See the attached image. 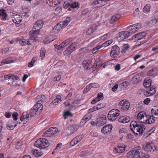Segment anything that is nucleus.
Returning <instances> with one entry per match:
<instances>
[{
	"label": "nucleus",
	"instance_id": "obj_15",
	"mask_svg": "<svg viewBox=\"0 0 158 158\" xmlns=\"http://www.w3.org/2000/svg\"><path fill=\"white\" fill-rule=\"evenodd\" d=\"M129 32L127 31H122L118 33L117 36V38L119 40L122 41L128 38L129 35Z\"/></svg>",
	"mask_w": 158,
	"mask_h": 158
},
{
	"label": "nucleus",
	"instance_id": "obj_33",
	"mask_svg": "<svg viewBox=\"0 0 158 158\" xmlns=\"http://www.w3.org/2000/svg\"><path fill=\"white\" fill-rule=\"evenodd\" d=\"M47 3L50 6L54 7L57 4V2L56 0H47Z\"/></svg>",
	"mask_w": 158,
	"mask_h": 158
},
{
	"label": "nucleus",
	"instance_id": "obj_16",
	"mask_svg": "<svg viewBox=\"0 0 158 158\" xmlns=\"http://www.w3.org/2000/svg\"><path fill=\"white\" fill-rule=\"evenodd\" d=\"M130 103L127 101L123 100L121 101L119 103L118 105L121 106L122 108L125 110H127L130 107Z\"/></svg>",
	"mask_w": 158,
	"mask_h": 158
},
{
	"label": "nucleus",
	"instance_id": "obj_23",
	"mask_svg": "<svg viewBox=\"0 0 158 158\" xmlns=\"http://www.w3.org/2000/svg\"><path fill=\"white\" fill-rule=\"evenodd\" d=\"M146 35V34L144 32H142L137 34L133 36L132 39L136 40H140L144 37Z\"/></svg>",
	"mask_w": 158,
	"mask_h": 158
},
{
	"label": "nucleus",
	"instance_id": "obj_8",
	"mask_svg": "<svg viewBox=\"0 0 158 158\" xmlns=\"http://www.w3.org/2000/svg\"><path fill=\"white\" fill-rule=\"evenodd\" d=\"M78 127V126L76 125H72L67 127L65 130L67 135H69L74 133L77 131Z\"/></svg>",
	"mask_w": 158,
	"mask_h": 158
},
{
	"label": "nucleus",
	"instance_id": "obj_6",
	"mask_svg": "<svg viewBox=\"0 0 158 158\" xmlns=\"http://www.w3.org/2000/svg\"><path fill=\"white\" fill-rule=\"evenodd\" d=\"M120 115V111L117 109H113L110 111L108 114V119L110 121H115Z\"/></svg>",
	"mask_w": 158,
	"mask_h": 158
},
{
	"label": "nucleus",
	"instance_id": "obj_49",
	"mask_svg": "<svg viewBox=\"0 0 158 158\" xmlns=\"http://www.w3.org/2000/svg\"><path fill=\"white\" fill-rule=\"evenodd\" d=\"M46 50L44 48H41L40 50V57L42 60H43L45 57Z\"/></svg>",
	"mask_w": 158,
	"mask_h": 158
},
{
	"label": "nucleus",
	"instance_id": "obj_36",
	"mask_svg": "<svg viewBox=\"0 0 158 158\" xmlns=\"http://www.w3.org/2000/svg\"><path fill=\"white\" fill-rule=\"evenodd\" d=\"M120 18V15L119 14L115 15L113 16L110 20V22L113 23L117 21Z\"/></svg>",
	"mask_w": 158,
	"mask_h": 158
},
{
	"label": "nucleus",
	"instance_id": "obj_4",
	"mask_svg": "<svg viewBox=\"0 0 158 158\" xmlns=\"http://www.w3.org/2000/svg\"><path fill=\"white\" fill-rule=\"evenodd\" d=\"M43 108V106L40 103L35 104L30 110V115L32 117L35 114H39L41 112Z\"/></svg>",
	"mask_w": 158,
	"mask_h": 158
},
{
	"label": "nucleus",
	"instance_id": "obj_43",
	"mask_svg": "<svg viewBox=\"0 0 158 158\" xmlns=\"http://www.w3.org/2000/svg\"><path fill=\"white\" fill-rule=\"evenodd\" d=\"M113 42V40H109L102 44V47H107L111 44Z\"/></svg>",
	"mask_w": 158,
	"mask_h": 158
},
{
	"label": "nucleus",
	"instance_id": "obj_22",
	"mask_svg": "<svg viewBox=\"0 0 158 158\" xmlns=\"http://www.w3.org/2000/svg\"><path fill=\"white\" fill-rule=\"evenodd\" d=\"M106 118L105 116L100 117L98 118V120L96 125L98 126H100L103 125L106 123Z\"/></svg>",
	"mask_w": 158,
	"mask_h": 158
},
{
	"label": "nucleus",
	"instance_id": "obj_40",
	"mask_svg": "<svg viewBox=\"0 0 158 158\" xmlns=\"http://www.w3.org/2000/svg\"><path fill=\"white\" fill-rule=\"evenodd\" d=\"M110 34L109 33H107L99 38L101 40H104L108 39L110 38Z\"/></svg>",
	"mask_w": 158,
	"mask_h": 158
},
{
	"label": "nucleus",
	"instance_id": "obj_18",
	"mask_svg": "<svg viewBox=\"0 0 158 158\" xmlns=\"http://www.w3.org/2000/svg\"><path fill=\"white\" fill-rule=\"evenodd\" d=\"M112 127H113L111 125L108 124L106 125L102 128L101 132L104 134L109 133L111 131Z\"/></svg>",
	"mask_w": 158,
	"mask_h": 158
},
{
	"label": "nucleus",
	"instance_id": "obj_3",
	"mask_svg": "<svg viewBox=\"0 0 158 158\" xmlns=\"http://www.w3.org/2000/svg\"><path fill=\"white\" fill-rule=\"evenodd\" d=\"M70 18L67 17L64 21H62L57 23L53 28V30L55 32L60 31L62 28L66 27L69 23Z\"/></svg>",
	"mask_w": 158,
	"mask_h": 158
},
{
	"label": "nucleus",
	"instance_id": "obj_24",
	"mask_svg": "<svg viewBox=\"0 0 158 158\" xmlns=\"http://www.w3.org/2000/svg\"><path fill=\"white\" fill-rule=\"evenodd\" d=\"M142 80L141 74L138 73L132 77V81L134 84L139 82Z\"/></svg>",
	"mask_w": 158,
	"mask_h": 158
},
{
	"label": "nucleus",
	"instance_id": "obj_5",
	"mask_svg": "<svg viewBox=\"0 0 158 158\" xmlns=\"http://www.w3.org/2000/svg\"><path fill=\"white\" fill-rule=\"evenodd\" d=\"M34 145L40 148H44L48 147L49 145V143L48 140L44 138H42L36 141Z\"/></svg>",
	"mask_w": 158,
	"mask_h": 158
},
{
	"label": "nucleus",
	"instance_id": "obj_46",
	"mask_svg": "<svg viewBox=\"0 0 158 158\" xmlns=\"http://www.w3.org/2000/svg\"><path fill=\"white\" fill-rule=\"evenodd\" d=\"M54 39H52L51 37H47L44 40V42L45 44H48L54 40Z\"/></svg>",
	"mask_w": 158,
	"mask_h": 158
},
{
	"label": "nucleus",
	"instance_id": "obj_63",
	"mask_svg": "<svg viewBox=\"0 0 158 158\" xmlns=\"http://www.w3.org/2000/svg\"><path fill=\"white\" fill-rule=\"evenodd\" d=\"M155 130V128L154 127H152V128L150 129L148 131V135H150L154 132Z\"/></svg>",
	"mask_w": 158,
	"mask_h": 158
},
{
	"label": "nucleus",
	"instance_id": "obj_42",
	"mask_svg": "<svg viewBox=\"0 0 158 158\" xmlns=\"http://www.w3.org/2000/svg\"><path fill=\"white\" fill-rule=\"evenodd\" d=\"M20 43L22 45H30V41L25 39L21 40L19 41Z\"/></svg>",
	"mask_w": 158,
	"mask_h": 158
},
{
	"label": "nucleus",
	"instance_id": "obj_1",
	"mask_svg": "<svg viewBox=\"0 0 158 158\" xmlns=\"http://www.w3.org/2000/svg\"><path fill=\"white\" fill-rule=\"evenodd\" d=\"M141 147L138 146L134 148L127 154L128 158H148L149 155L147 154L140 153Z\"/></svg>",
	"mask_w": 158,
	"mask_h": 158
},
{
	"label": "nucleus",
	"instance_id": "obj_29",
	"mask_svg": "<svg viewBox=\"0 0 158 158\" xmlns=\"http://www.w3.org/2000/svg\"><path fill=\"white\" fill-rule=\"evenodd\" d=\"M130 118L129 117L121 116L118 119V121L122 123H126L128 122L130 120Z\"/></svg>",
	"mask_w": 158,
	"mask_h": 158
},
{
	"label": "nucleus",
	"instance_id": "obj_44",
	"mask_svg": "<svg viewBox=\"0 0 158 158\" xmlns=\"http://www.w3.org/2000/svg\"><path fill=\"white\" fill-rule=\"evenodd\" d=\"M10 77V80H13L12 82H15L16 81H19V78L17 76H15L14 75H11V77Z\"/></svg>",
	"mask_w": 158,
	"mask_h": 158
},
{
	"label": "nucleus",
	"instance_id": "obj_20",
	"mask_svg": "<svg viewBox=\"0 0 158 158\" xmlns=\"http://www.w3.org/2000/svg\"><path fill=\"white\" fill-rule=\"evenodd\" d=\"M39 33L40 31L35 29L31 31L30 32V40H33L36 38Z\"/></svg>",
	"mask_w": 158,
	"mask_h": 158
},
{
	"label": "nucleus",
	"instance_id": "obj_51",
	"mask_svg": "<svg viewBox=\"0 0 158 158\" xmlns=\"http://www.w3.org/2000/svg\"><path fill=\"white\" fill-rule=\"evenodd\" d=\"M70 5L71 4L69 3L68 2H64V6L65 8H68V10H71L70 9Z\"/></svg>",
	"mask_w": 158,
	"mask_h": 158
},
{
	"label": "nucleus",
	"instance_id": "obj_14",
	"mask_svg": "<svg viewBox=\"0 0 158 158\" xmlns=\"http://www.w3.org/2000/svg\"><path fill=\"white\" fill-rule=\"evenodd\" d=\"M147 115L144 111H141L137 114V118L141 122L144 123L146 120H147Z\"/></svg>",
	"mask_w": 158,
	"mask_h": 158
},
{
	"label": "nucleus",
	"instance_id": "obj_27",
	"mask_svg": "<svg viewBox=\"0 0 158 158\" xmlns=\"http://www.w3.org/2000/svg\"><path fill=\"white\" fill-rule=\"evenodd\" d=\"M103 98V94L102 93H99L98 94L97 97L92 101L91 104H94L96 102L102 100Z\"/></svg>",
	"mask_w": 158,
	"mask_h": 158
},
{
	"label": "nucleus",
	"instance_id": "obj_9",
	"mask_svg": "<svg viewBox=\"0 0 158 158\" xmlns=\"http://www.w3.org/2000/svg\"><path fill=\"white\" fill-rule=\"evenodd\" d=\"M141 27V25L139 23H136L128 27L129 30V34L134 33L136 32L138 30L140 29Z\"/></svg>",
	"mask_w": 158,
	"mask_h": 158
},
{
	"label": "nucleus",
	"instance_id": "obj_57",
	"mask_svg": "<svg viewBox=\"0 0 158 158\" xmlns=\"http://www.w3.org/2000/svg\"><path fill=\"white\" fill-rule=\"evenodd\" d=\"M22 145V143L20 142H18L16 143V148L18 149L20 148Z\"/></svg>",
	"mask_w": 158,
	"mask_h": 158
},
{
	"label": "nucleus",
	"instance_id": "obj_10",
	"mask_svg": "<svg viewBox=\"0 0 158 158\" xmlns=\"http://www.w3.org/2000/svg\"><path fill=\"white\" fill-rule=\"evenodd\" d=\"M120 53V49L117 46H114L112 47L110 52V56L113 58L116 57Z\"/></svg>",
	"mask_w": 158,
	"mask_h": 158
},
{
	"label": "nucleus",
	"instance_id": "obj_64",
	"mask_svg": "<svg viewBox=\"0 0 158 158\" xmlns=\"http://www.w3.org/2000/svg\"><path fill=\"white\" fill-rule=\"evenodd\" d=\"M126 130L125 129L122 128L120 129L119 131V134H122L125 133L126 132Z\"/></svg>",
	"mask_w": 158,
	"mask_h": 158
},
{
	"label": "nucleus",
	"instance_id": "obj_39",
	"mask_svg": "<svg viewBox=\"0 0 158 158\" xmlns=\"http://www.w3.org/2000/svg\"><path fill=\"white\" fill-rule=\"evenodd\" d=\"M103 47H102V45H98L96 47L94 48L91 51L93 53H95L98 52V50L101 48Z\"/></svg>",
	"mask_w": 158,
	"mask_h": 158
},
{
	"label": "nucleus",
	"instance_id": "obj_35",
	"mask_svg": "<svg viewBox=\"0 0 158 158\" xmlns=\"http://www.w3.org/2000/svg\"><path fill=\"white\" fill-rule=\"evenodd\" d=\"M32 152L33 154L36 157H39L41 156L43 153L40 151H39L37 150H33Z\"/></svg>",
	"mask_w": 158,
	"mask_h": 158
},
{
	"label": "nucleus",
	"instance_id": "obj_50",
	"mask_svg": "<svg viewBox=\"0 0 158 158\" xmlns=\"http://www.w3.org/2000/svg\"><path fill=\"white\" fill-rule=\"evenodd\" d=\"M72 116L73 115L72 113L69 110H67L64 112V117L65 119H66L67 117L69 116Z\"/></svg>",
	"mask_w": 158,
	"mask_h": 158
},
{
	"label": "nucleus",
	"instance_id": "obj_12",
	"mask_svg": "<svg viewBox=\"0 0 158 158\" xmlns=\"http://www.w3.org/2000/svg\"><path fill=\"white\" fill-rule=\"evenodd\" d=\"M77 46V44L75 43L72 44L63 52V55H68L70 54L73 52Z\"/></svg>",
	"mask_w": 158,
	"mask_h": 158
},
{
	"label": "nucleus",
	"instance_id": "obj_13",
	"mask_svg": "<svg viewBox=\"0 0 158 158\" xmlns=\"http://www.w3.org/2000/svg\"><path fill=\"white\" fill-rule=\"evenodd\" d=\"M57 132L58 130L56 127H51L44 132V135L45 136H50L55 134Z\"/></svg>",
	"mask_w": 158,
	"mask_h": 158
},
{
	"label": "nucleus",
	"instance_id": "obj_31",
	"mask_svg": "<svg viewBox=\"0 0 158 158\" xmlns=\"http://www.w3.org/2000/svg\"><path fill=\"white\" fill-rule=\"evenodd\" d=\"M17 126V124L12 121L9 122L7 125L6 127L9 130H13Z\"/></svg>",
	"mask_w": 158,
	"mask_h": 158
},
{
	"label": "nucleus",
	"instance_id": "obj_52",
	"mask_svg": "<svg viewBox=\"0 0 158 158\" xmlns=\"http://www.w3.org/2000/svg\"><path fill=\"white\" fill-rule=\"evenodd\" d=\"M91 85L90 84L87 86L86 88L83 90V92L84 94H86L91 88Z\"/></svg>",
	"mask_w": 158,
	"mask_h": 158
},
{
	"label": "nucleus",
	"instance_id": "obj_11",
	"mask_svg": "<svg viewBox=\"0 0 158 158\" xmlns=\"http://www.w3.org/2000/svg\"><path fill=\"white\" fill-rule=\"evenodd\" d=\"M106 0H96L94 1L91 6L94 7H100L106 4Z\"/></svg>",
	"mask_w": 158,
	"mask_h": 158
},
{
	"label": "nucleus",
	"instance_id": "obj_2",
	"mask_svg": "<svg viewBox=\"0 0 158 158\" xmlns=\"http://www.w3.org/2000/svg\"><path fill=\"white\" fill-rule=\"evenodd\" d=\"M130 126L131 130L136 135L142 133L145 129V127L142 124L135 121L131 122Z\"/></svg>",
	"mask_w": 158,
	"mask_h": 158
},
{
	"label": "nucleus",
	"instance_id": "obj_30",
	"mask_svg": "<svg viewBox=\"0 0 158 158\" xmlns=\"http://www.w3.org/2000/svg\"><path fill=\"white\" fill-rule=\"evenodd\" d=\"M7 17L6 10L3 9L0 10V19L2 20H6Z\"/></svg>",
	"mask_w": 158,
	"mask_h": 158
},
{
	"label": "nucleus",
	"instance_id": "obj_41",
	"mask_svg": "<svg viewBox=\"0 0 158 158\" xmlns=\"http://www.w3.org/2000/svg\"><path fill=\"white\" fill-rule=\"evenodd\" d=\"M151 8V6L149 4L146 5L143 9V11L145 13H147L149 12Z\"/></svg>",
	"mask_w": 158,
	"mask_h": 158
},
{
	"label": "nucleus",
	"instance_id": "obj_48",
	"mask_svg": "<svg viewBox=\"0 0 158 158\" xmlns=\"http://www.w3.org/2000/svg\"><path fill=\"white\" fill-rule=\"evenodd\" d=\"M152 112L154 113V114L158 116V105L155 106L152 110Z\"/></svg>",
	"mask_w": 158,
	"mask_h": 158
},
{
	"label": "nucleus",
	"instance_id": "obj_7",
	"mask_svg": "<svg viewBox=\"0 0 158 158\" xmlns=\"http://www.w3.org/2000/svg\"><path fill=\"white\" fill-rule=\"evenodd\" d=\"M143 149L146 151L152 152L156 150V147L152 142L146 143V144L143 146Z\"/></svg>",
	"mask_w": 158,
	"mask_h": 158
},
{
	"label": "nucleus",
	"instance_id": "obj_25",
	"mask_svg": "<svg viewBox=\"0 0 158 158\" xmlns=\"http://www.w3.org/2000/svg\"><path fill=\"white\" fill-rule=\"evenodd\" d=\"M44 24L43 22L41 20H39L37 21L33 27V29L37 30L40 31Z\"/></svg>",
	"mask_w": 158,
	"mask_h": 158
},
{
	"label": "nucleus",
	"instance_id": "obj_61",
	"mask_svg": "<svg viewBox=\"0 0 158 158\" xmlns=\"http://www.w3.org/2000/svg\"><path fill=\"white\" fill-rule=\"evenodd\" d=\"M97 26L95 24H93L92 27L90 28L91 30L92 31H93V32H94L97 29Z\"/></svg>",
	"mask_w": 158,
	"mask_h": 158
},
{
	"label": "nucleus",
	"instance_id": "obj_17",
	"mask_svg": "<svg viewBox=\"0 0 158 158\" xmlns=\"http://www.w3.org/2000/svg\"><path fill=\"white\" fill-rule=\"evenodd\" d=\"M12 19L13 22L16 25L19 24L22 21V16L18 14L13 15Z\"/></svg>",
	"mask_w": 158,
	"mask_h": 158
},
{
	"label": "nucleus",
	"instance_id": "obj_21",
	"mask_svg": "<svg viewBox=\"0 0 158 158\" xmlns=\"http://www.w3.org/2000/svg\"><path fill=\"white\" fill-rule=\"evenodd\" d=\"M20 120L23 122V124L26 123L29 120V115L27 112L23 113L21 117Z\"/></svg>",
	"mask_w": 158,
	"mask_h": 158
},
{
	"label": "nucleus",
	"instance_id": "obj_19",
	"mask_svg": "<svg viewBox=\"0 0 158 158\" xmlns=\"http://www.w3.org/2000/svg\"><path fill=\"white\" fill-rule=\"evenodd\" d=\"M83 137V136L82 135H80L76 137L70 142V145L73 146L75 145L81 140Z\"/></svg>",
	"mask_w": 158,
	"mask_h": 158
},
{
	"label": "nucleus",
	"instance_id": "obj_26",
	"mask_svg": "<svg viewBox=\"0 0 158 158\" xmlns=\"http://www.w3.org/2000/svg\"><path fill=\"white\" fill-rule=\"evenodd\" d=\"M147 120L144 123L151 124L154 123L155 120V118L153 115H147L146 116Z\"/></svg>",
	"mask_w": 158,
	"mask_h": 158
},
{
	"label": "nucleus",
	"instance_id": "obj_60",
	"mask_svg": "<svg viewBox=\"0 0 158 158\" xmlns=\"http://www.w3.org/2000/svg\"><path fill=\"white\" fill-rule=\"evenodd\" d=\"M95 106L97 110L101 109L104 107L103 105L102 104H98Z\"/></svg>",
	"mask_w": 158,
	"mask_h": 158
},
{
	"label": "nucleus",
	"instance_id": "obj_55",
	"mask_svg": "<svg viewBox=\"0 0 158 158\" xmlns=\"http://www.w3.org/2000/svg\"><path fill=\"white\" fill-rule=\"evenodd\" d=\"M54 47L56 49H57L58 50H60L61 49L64 48L63 46L61 43L59 45L55 44L54 45Z\"/></svg>",
	"mask_w": 158,
	"mask_h": 158
},
{
	"label": "nucleus",
	"instance_id": "obj_38",
	"mask_svg": "<svg viewBox=\"0 0 158 158\" xmlns=\"http://www.w3.org/2000/svg\"><path fill=\"white\" fill-rule=\"evenodd\" d=\"M72 39L70 38L67 39L66 40L64 41L63 42L61 43V44L64 48L65 46L67 45L68 44H69L72 41Z\"/></svg>",
	"mask_w": 158,
	"mask_h": 158
},
{
	"label": "nucleus",
	"instance_id": "obj_54",
	"mask_svg": "<svg viewBox=\"0 0 158 158\" xmlns=\"http://www.w3.org/2000/svg\"><path fill=\"white\" fill-rule=\"evenodd\" d=\"M79 6L78 3L77 2H75L74 3L71 4L70 7L71 8H76Z\"/></svg>",
	"mask_w": 158,
	"mask_h": 158
},
{
	"label": "nucleus",
	"instance_id": "obj_34",
	"mask_svg": "<svg viewBox=\"0 0 158 158\" xmlns=\"http://www.w3.org/2000/svg\"><path fill=\"white\" fill-rule=\"evenodd\" d=\"M156 89L155 88H151L147 91L146 93L148 94H146V95L147 96H152L153 95L156 93Z\"/></svg>",
	"mask_w": 158,
	"mask_h": 158
},
{
	"label": "nucleus",
	"instance_id": "obj_47",
	"mask_svg": "<svg viewBox=\"0 0 158 158\" xmlns=\"http://www.w3.org/2000/svg\"><path fill=\"white\" fill-rule=\"evenodd\" d=\"M13 61L11 60H3L0 63V65L2 66L4 64H7L11 63L13 62Z\"/></svg>",
	"mask_w": 158,
	"mask_h": 158
},
{
	"label": "nucleus",
	"instance_id": "obj_32",
	"mask_svg": "<svg viewBox=\"0 0 158 158\" xmlns=\"http://www.w3.org/2000/svg\"><path fill=\"white\" fill-rule=\"evenodd\" d=\"M151 80L148 77L146 78L144 80L143 85L145 87H148L151 85Z\"/></svg>",
	"mask_w": 158,
	"mask_h": 158
},
{
	"label": "nucleus",
	"instance_id": "obj_59",
	"mask_svg": "<svg viewBox=\"0 0 158 158\" xmlns=\"http://www.w3.org/2000/svg\"><path fill=\"white\" fill-rule=\"evenodd\" d=\"M61 10H62V8H61V7L59 6V7H57L56 8V9L55 10V12L57 13H60L61 12Z\"/></svg>",
	"mask_w": 158,
	"mask_h": 158
},
{
	"label": "nucleus",
	"instance_id": "obj_28",
	"mask_svg": "<svg viewBox=\"0 0 158 158\" xmlns=\"http://www.w3.org/2000/svg\"><path fill=\"white\" fill-rule=\"evenodd\" d=\"M125 149V146L124 145H118L117 148L114 149V152L115 153H121L124 151Z\"/></svg>",
	"mask_w": 158,
	"mask_h": 158
},
{
	"label": "nucleus",
	"instance_id": "obj_37",
	"mask_svg": "<svg viewBox=\"0 0 158 158\" xmlns=\"http://www.w3.org/2000/svg\"><path fill=\"white\" fill-rule=\"evenodd\" d=\"M157 71L156 69H153L149 71L147 73L148 76L151 77L155 76L156 75Z\"/></svg>",
	"mask_w": 158,
	"mask_h": 158
},
{
	"label": "nucleus",
	"instance_id": "obj_45",
	"mask_svg": "<svg viewBox=\"0 0 158 158\" xmlns=\"http://www.w3.org/2000/svg\"><path fill=\"white\" fill-rule=\"evenodd\" d=\"M61 97L60 96H57L56 98L55 99L52 101V103L53 104L56 105L57 103L58 102H59L61 101Z\"/></svg>",
	"mask_w": 158,
	"mask_h": 158
},
{
	"label": "nucleus",
	"instance_id": "obj_62",
	"mask_svg": "<svg viewBox=\"0 0 158 158\" xmlns=\"http://www.w3.org/2000/svg\"><path fill=\"white\" fill-rule=\"evenodd\" d=\"M91 85V87L93 88H97L99 87V85L98 84L96 83H92L90 84Z\"/></svg>",
	"mask_w": 158,
	"mask_h": 158
},
{
	"label": "nucleus",
	"instance_id": "obj_58",
	"mask_svg": "<svg viewBox=\"0 0 158 158\" xmlns=\"http://www.w3.org/2000/svg\"><path fill=\"white\" fill-rule=\"evenodd\" d=\"M121 65L119 64H117L114 67V69L116 71H119L121 69Z\"/></svg>",
	"mask_w": 158,
	"mask_h": 158
},
{
	"label": "nucleus",
	"instance_id": "obj_56",
	"mask_svg": "<svg viewBox=\"0 0 158 158\" xmlns=\"http://www.w3.org/2000/svg\"><path fill=\"white\" fill-rule=\"evenodd\" d=\"M151 101L150 99L149 98H147L144 99L143 102L145 105H148Z\"/></svg>",
	"mask_w": 158,
	"mask_h": 158
},
{
	"label": "nucleus",
	"instance_id": "obj_53",
	"mask_svg": "<svg viewBox=\"0 0 158 158\" xmlns=\"http://www.w3.org/2000/svg\"><path fill=\"white\" fill-rule=\"evenodd\" d=\"M18 113L16 112H13L12 114V117L14 120H17L18 119Z\"/></svg>",
	"mask_w": 158,
	"mask_h": 158
}]
</instances>
